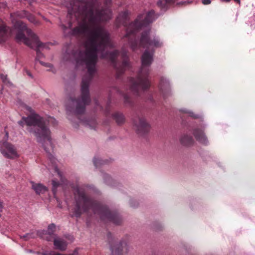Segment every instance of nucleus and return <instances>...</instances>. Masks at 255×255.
<instances>
[{
	"label": "nucleus",
	"instance_id": "nucleus-1",
	"mask_svg": "<svg viewBox=\"0 0 255 255\" xmlns=\"http://www.w3.org/2000/svg\"><path fill=\"white\" fill-rule=\"evenodd\" d=\"M105 7L100 9L94 0H72L71 8L68 9L69 17L73 16L77 20V25L72 29V24L69 21L67 26L64 24L61 27L65 32L69 29L70 35L77 38H86L84 42V50H72L69 59H74L77 65L85 66L87 73L83 77L81 92L79 98L71 99L70 104L67 110L77 116L83 114L85 107L90 101L89 85L96 72V65L98 61V53L101 54L103 58L109 59L116 71L117 78L129 68L128 53L125 50L121 52L122 62L117 60L120 51L115 50L112 52H105L108 47H112L109 32L99 25L101 21H107L111 18L112 12L110 8L112 0H103Z\"/></svg>",
	"mask_w": 255,
	"mask_h": 255
},
{
	"label": "nucleus",
	"instance_id": "nucleus-2",
	"mask_svg": "<svg viewBox=\"0 0 255 255\" xmlns=\"http://www.w3.org/2000/svg\"><path fill=\"white\" fill-rule=\"evenodd\" d=\"M157 16L153 10L148 11L144 18L143 16L139 15L134 22L127 25L128 20V12L125 11L119 14L116 19V23L118 26L123 25L126 27V34L125 38L128 39L129 44L133 51H135L140 47L149 48L150 47H160L162 43L157 37L150 36V29L147 28L141 33L139 42L136 39L135 33L142 28L147 27L152 23Z\"/></svg>",
	"mask_w": 255,
	"mask_h": 255
},
{
	"label": "nucleus",
	"instance_id": "nucleus-3",
	"mask_svg": "<svg viewBox=\"0 0 255 255\" xmlns=\"http://www.w3.org/2000/svg\"><path fill=\"white\" fill-rule=\"evenodd\" d=\"M74 194L76 205L72 210V217L79 218L83 212L91 211L98 216L104 222H109L115 225H120L122 219L116 211H111L107 206L95 200L86 194L83 188L76 186Z\"/></svg>",
	"mask_w": 255,
	"mask_h": 255
},
{
	"label": "nucleus",
	"instance_id": "nucleus-4",
	"mask_svg": "<svg viewBox=\"0 0 255 255\" xmlns=\"http://www.w3.org/2000/svg\"><path fill=\"white\" fill-rule=\"evenodd\" d=\"M18 124L23 127L27 126L26 129L30 133H32L36 137L37 141L42 144L45 152L52 156L53 151L50 131L46 126V120L37 114H32L28 117H23Z\"/></svg>",
	"mask_w": 255,
	"mask_h": 255
},
{
	"label": "nucleus",
	"instance_id": "nucleus-5",
	"mask_svg": "<svg viewBox=\"0 0 255 255\" xmlns=\"http://www.w3.org/2000/svg\"><path fill=\"white\" fill-rule=\"evenodd\" d=\"M153 51L145 50L141 57L142 66L137 77H130L128 79L130 90L134 94L139 95L141 92L146 91L150 86L149 67L153 61Z\"/></svg>",
	"mask_w": 255,
	"mask_h": 255
},
{
	"label": "nucleus",
	"instance_id": "nucleus-6",
	"mask_svg": "<svg viewBox=\"0 0 255 255\" xmlns=\"http://www.w3.org/2000/svg\"><path fill=\"white\" fill-rule=\"evenodd\" d=\"M14 26L16 29V40L18 42H23L30 48L35 47L36 52L35 60L39 62L40 59L43 56L40 49L47 48L46 44L40 42L37 36L30 29L27 28L24 23L18 21L14 23Z\"/></svg>",
	"mask_w": 255,
	"mask_h": 255
},
{
	"label": "nucleus",
	"instance_id": "nucleus-7",
	"mask_svg": "<svg viewBox=\"0 0 255 255\" xmlns=\"http://www.w3.org/2000/svg\"><path fill=\"white\" fill-rule=\"evenodd\" d=\"M133 122L136 131L139 135L144 136L149 132L150 125L143 116H137L133 119Z\"/></svg>",
	"mask_w": 255,
	"mask_h": 255
},
{
	"label": "nucleus",
	"instance_id": "nucleus-8",
	"mask_svg": "<svg viewBox=\"0 0 255 255\" xmlns=\"http://www.w3.org/2000/svg\"><path fill=\"white\" fill-rule=\"evenodd\" d=\"M0 152L7 158L14 159L18 157L15 147L6 141L3 142L1 144Z\"/></svg>",
	"mask_w": 255,
	"mask_h": 255
},
{
	"label": "nucleus",
	"instance_id": "nucleus-9",
	"mask_svg": "<svg viewBox=\"0 0 255 255\" xmlns=\"http://www.w3.org/2000/svg\"><path fill=\"white\" fill-rule=\"evenodd\" d=\"M107 237L110 244L111 255H123V250L127 246L126 242L121 241L119 243H112V236L110 233L108 234Z\"/></svg>",
	"mask_w": 255,
	"mask_h": 255
},
{
	"label": "nucleus",
	"instance_id": "nucleus-10",
	"mask_svg": "<svg viewBox=\"0 0 255 255\" xmlns=\"http://www.w3.org/2000/svg\"><path fill=\"white\" fill-rule=\"evenodd\" d=\"M25 16L26 17L27 19L31 23L37 24L38 22L33 15L28 13L25 10L22 11H17L15 13H11L10 17L11 18V22L13 23V32L15 35L16 34V29L15 28L14 26V23L18 21H21V20H16L15 19V17H17L19 18H22ZM21 22L23 23L22 21Z\"/></svg>",
	"mask_w": 255,
	"mask_h": 255
},
{
	"label": "nucleus",
	"instance_id": "nucleus-11",
	"mask_svg": "<svg viewBox=\"0 0 255 255\" xmlns=\"http://www.w3.org/2000/svg\"><path fill=\"white\" fill-rule=\"evenodd\" d=\"M55 231V225L54 224H51L48 227L47 231H42V232H38L37 234L42 238L46 239L47 241H51L55 238L54 234Z\"/></svg>",
	"mask_w": 255,
	"mask_h": 255
},
{
	"label": "nucleus",
	"instance_id": "nucleus-12",
	"mask_svg": "<svg viewBox=\"0 0 255 255\" xmlns=\"http://www.w3.org/2000/svg\"><path fill=\"white\" fill-rule=\"evenodd\" d=\"M11 30L3 21H0V43L4 42L10 35Z\"/></svg>",
	"mask_w": 255,
	"mask_h": 255
},
{
	"label": "nucleus",
	"instance_id": "nucleus-13",
	"mask_svg": "<svg viewBox=\"0 0 255 255\" xmlns=\"http://www.w3.org/2000/svg\"><path fill=\"white\" fill-rule=\"evenodd\" d=\"M159 88L164 97H166L169 94L170 91V84L166 78L162 77L160 79Z\"/></svg>",
	"mask_w": 255,
	"mask_h": 255
},
{
	"label": "nucleus",
	"instance_id": "nucleus-14",
	"mask_svg": "<svg viewBox=\"0 0 255 255\" xmlns=\"http://www.w3.org/2000/svg\"><path fill=\"white\" fill-rule=\"evenodd\" d=\"M53 240V244L56 249L61 251L66 250L67 246V242L63 239L55 238Z\"/></svg>",
	"mask_w": 255,
	"mask_h": 255
},
{
	"label": "nucleus",
	"instance_id": "nucleus-15",
	"mask_svg": "<svg viewBox=\"0 0 255 255\" xmlns=\"http://www.w3.org/2000/svg\"><path fill=\"white\" fill-rule=\"evenodd\" d=\"M193 134L197 140L204 144H207V137H206L204 133V131L202 129L199 128H196L194 130Z\"/></svg>",
	"mask_w": 255,
	"mask_h": 255
},
{
	"label": "nucleus",
	"instance_id": "nucleus-16",
	"mask_svg": "<svg viewBox=\"0 0 255 255\" xmlns=\"http://www.w3.org/2000/svg\"><path fill=\"white\" fill-rule=\"evenodd\" d=\"M177 0H159L157 2V5L161 10L165 11Z\"/></svg>",
	"mask_w": 255,
	"mask_h": 255
},
{
	"label": "nucleus",
	"instance_id": "nucleus-17",
	"mask_svg": "<svg viewBox=\"0 0 255 255\" xmlns=\"http://www.w3.org/2000/svg\"><path fill=\"white\" fill-rule=\"evenodd\" d=\"M32 189L35 192L36 194L40 195L43 194L47 191V188L40 183H35L33 181L30 182Z\"/></svg>",
	"mask_w": 255,
	"mask_h": 255
},
{
	"label": "nucleus",
	"instance_id": "nucleus-18",
	"mask_svg": "<svg viewBox=\"0 0 255 255\" xmlns=\"http://www.w3.org/2000/svg\"><path fill=\"white\" fill-rule=\"evenodd\" d=\"M180 141L181 143L185 146H190L193 144L194 140L191 136L184 135L181 137Z\"/></svg>",
	"mask_w": 255,
	"mask_h": 255
},
{
	"label": "nucleus",
	"instance_id": "nucleus-19",
	"mask_svg": "<svg viewBox=\"0 0 255 255\" xmlns=\"http://www.w3.org/2000/svg\"><path fill=\"white\" fill-rule=\"evenodd\" d=\"M112 116L118 125H122L125 122V117L121 113L116 112L113 114Z\"/></svg>",
	"mask_w": 255,
	"mask_h": 255
},
{
	"label": "nucleus",
	"instance_id": "nucleus-20",
	"mask_svg": "<svg viewBox=\"0 0 255 255\" xmlns=\"http://www.w3.org/2000/svg\"><path fill=\"white\" fill-rule=\"evenodd\" d=\"M116 90L117 91V92L119 93L121 95H122L124 99V103L125 105H129L131 106V100L130 99V98L129 96L127 94H125L123 92H122L119 89L116 88Z\"/></svg>",
	"mask_w": 255,
	"mask_h": 255
},
{
	"label": "nucleus",
	"instance_id": "nucleus-21",
	"mask_svg": "<svg viewBox=\"0 0 255 255\" xmlns=\"http://www.w3.org/2000/svg\"><path fill=\"white\" fill-rule=\"evenodd\" d=\"M106 162H107V161L103 160L101 159V158H94L93 159L94 164L96 167H98L100 165H103V164L106 163Z\"/></svg>",
	"mask_w": 255,
	"mask_h": 255
},
{
	"label": "nucleus",
	"instance_id": "nucleus-22",
	"mask_svg": "<svg viewBox=\"0 0 255 255\" xmlns=\"http://www.w3.org/2000/svg\"><path fill=\"white\" fill-rule=\"evenodd\" d=\"M37 235H38V234L37 233ZM36 234H35L34 233H27L25 234V235H23V236L21 237V238L23 239L24 240H28L30 238H34L36 237Z\"/></svg>",
	"mask_w": 255,
	"mask_h": 255
},
{
	"label": "nucleus",
	"instance_id": "nucleus-23",
	"mask_svg": "<svg viewBox=\"0 0 255 255\" xmlns=\"http://www.w3.org/2000/svg\"><path fill=\"white\" fill-rule=\"evenodd\" d=\"M52 192L53 194H55L56 192V188L59 186V183L58 182H57L54 180L52 181Z\"/></svg>",
	"mask_w": 255,
	"mask_h": 255
},
{
	"label": "nucleus",
	"instance_id": "nucleus-24",
	"mask_svg": "<svg viewBox=\"0 0 255 255\" xmlns=\"http://www.w3.org/2000/svg\"><path fill=\"white\" fill-rule=\"evenodd\" d=\"M183 111L185 113L188 114L189 116L191 117H193V118H194L195 119H196V118H198L197 116L194 115L192 112H189L187 110H185V111Z\"/></svg>",
	"mask_w": 255,
	"mask_h": 255
},
{
	"label": "nucleus",
	"instance_id": "nucleus-25",
	"mask_svg": "<svg viewBox=\"0 0 255 255\" xmlns=\"http://www.w3.org/2000/svg\"><path fill=\"white\" fill-rule=\"evenodd\" d=\"M0 78L2 80L3 82L6 83L7 79V76L3 74H0Z\"/></svg>",
	"mask_w": 255,
	"mask_h": 255
},
{
	"label": "nucleus",
	"instance_id": "nucleus-26",
	"mask_svg": "<svg viewBox=\"0 0 255 255\" xmlns=\"http://www.w3.org/2000/svg\"><path fill=\"white\" fill-rule=\"evenodd\" d=\"M39 63L41 65H43V66H44L45 67H51V65L50 63H44V62H42L41 61H39Z\"/></svg>",
	"mask_w": 255,
	"mask_h": 255
},
{
	"label": "nucleus",
	"instance_id": "nucleus-27",
	"mask_svg": "<svg viewBox=\"0 0 255 255\" xmlns=\"http://www.w3.org/2000/svg\"><path fill=\"white\" fill-rule=\"evenodd\" d=\"M211 0H202V3L204 5L209 4L211 3Z\"/></svg>",
	"mask_w": 255,
	"mask_h": 255
},
{
	"label": "nucleus",
	"instance_id": "nucleus-28",
	"mask_svg": "<svg viewBox=\"0 0 255 255\" xmlns=\"http://www.w3.org/2000/svg\"><path fill=\"white\" fill-rule=\"evenodd\" d=\"M3 204L2 202L0 201V217H1V212L2 211Z\"/></svg>",
	"mask_w": 255,
	"mask_h": 255
},
{
	"label": "nucleus",
	"instance_id": "nucleus-29",
	"mask_svg": "<svg viewBox=\"0 0 255 255\" xmlns=\"http://www.w3.org/2000/svg\"><path fill=\"white\" fill-rule=\"evenodd\" d=\"M56 171H57L59 177L61 178V179L62 180V175H61V174L60 173V172H59V171L56 168Z\"/></svg>",
	"mask_w": 255,
	"mask_h": 255
},
{
	"label": "nucleus",
	"instance_id": "nucleus-30",
	"mask_svg": "<svg viewBox=\"0 0 255 255\" xmlns=\"http://www.w3.org/2000/svg\"><path fill=\"white\" fill-rule=\"evenodd\" d=\"M54 121H55V119L52 118H49L48 121V122H53Z\"/></svg>",
	"mask_w": 255,
	"mask_h": 255
},
{
	"label": "nucleus",
	"instance_id": "nucleus-31",
	"mask_svg": "<svg viewBox=\"0 0 255 255\" xmlns=\"http://www.w3.org/2000/svg\"><path fill=\"white\" fill-rule=\"evenodd\" d=\"M148 100L150 101H152L153 100V97L152 96L150 95L149 97L148 98Z\"/></svg>",
	"mask_w": 255,
	"mask_h": 255
},
{
	"label": "nucleus",
	"instance_id": "nucleus-32",
	"mask_svg": "<svg viewBox=\"0 0 255 255\" xmlns=\"http://www.w3.org/2000/svg\"><path fill=\"white\" fill-rule=\"evenodd\" d=\"M26 73L29 76L31 77H32L31 74L29 71H27Z\"/></svg>",
	"mask_w": 255,
	"mask_h": 255
},
{
	"label": "nucleus",
	"instance_id": "nucleus-33",
	"mask_svg": "<svg viewBox=\"0 0 255 255\" xmlns=\"http://www.w3.org/2000/svg\"><path fill=\"white\" fill-rule=\"evenodd\" d=\"M222 2H229L231 0H221Z\"/></svg>",
	"mask_w": 255,
	"mask_h": 255
},
{
	"label": "nucleus",
	"instance_id": "nucleus-34",
	"mask_svg": "<svg viewBox=\"0 0 255 255\" xmlns=\"http://www.w3.org/2000/svg\"><path fill=\"white\" fill-rule=\"evenodd\" d=\"M235 1L240 4L241 3V0H234Z\"/></svg>",
	"mask_w": 255,
	"mask_h": 255
},
{
	"label": "nucleus",
	"instance_id": "nucleus-35",
	"mask_svg": "<svg viewBox=\"0 0 255 255\" xmlns=\"http://www.w3.org/2000/svg\"><path fill=\"white\" fill-rule=\"evenodd\" d=\"M186 3V1H184V2H183V4Z\"/></svg>",
	"mask_w": 255,
	"mask_h": 255
},
{
	"label": "nucleus",
	"instance_id": "nucleus-36",
	"mask_svg": "<svg viewBox=\"0 0 255 255\" xmlns=\"http://www.w3.org/2000/svg\"><path fill=\"white\" fill-rule=\"evenodd\" d=\"M67 54H69L68 51H66Z\"/></svg>",
	"mask_w": 255,
	"mask_h": 255
}]
</instances>
